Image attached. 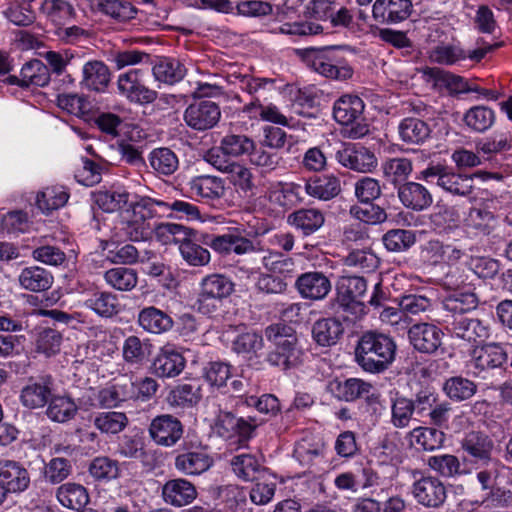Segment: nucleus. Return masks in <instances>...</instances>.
Returning <instances> with one entry per match:
<instances>
[{"mask_svg": "<svg viewBox=\"0 0 512 512\" xmlns=\"http://www.w3.org/2000/svg\"><path fill=\"white\" fill-rule=\"evenodd\" d=\"M240 83L242 90L252 97V100L244 105V113L254 110L255 107H258V104L264 105L270 103L271 100L279 95L276 81L271 78L245 76Z\"/></svg>", "mask_w": 512, "mask_h": 512, "instance_id": "11", "label": "nucleus"}, {"mask_svg": "<svg viewBox=\"0 0 512 512\" xmlns=\"http://www.w3.org/2000/svg\"><path fill=\"white\" fill-rule=\"evenodd\" d=\"M120 230L130 241H147L153 235V225L140 214L127 212L120 221Z\"/></svg>", "mask_w": 512, "mask_h": 512, "instance_id": "36", "label": "nucleus"}, {"mask_svg": "<svg viewBox=\"0 0 512 512\" xmlns=\"http://www.w3.org/2000/svg\"><path fill=\"white\" fill-rule=\"evenodd\" d=\"M450 331L458 338L466 341H476L488 335V329L479 319L459 317L451 321L445 320Z\"/></svg>", "mask_w": 512, "mask_h": 512, "instance_id": "37", "label": "nucleus"}, {"mask_svg": "<svg viewBox=\"0 0 512 512\" xmlns=\"http://www.w3.org/2000/svg\"><path fill=\"white\" fill-rule=\"evenodd\" d=\"M383 176L396 184L405 181L411 174L413 167L408 158L397 157L387 159L381 166Z\"/></svg>", "mask_w": 512, "mask_h": 512, "instance_id": "57", "label": "nucleus"}, {"mask_svg": "<svg viewBox=\"0 0 512 512\" xmlns=\"http://www.w3.org/2000/svg\"><path fill=\"white\" fill-rule=\"evenodd\" d=\"M429 261L433 264H454L464 255L465 250L452 243H444L439 240H431L425 248Z\"/></svg>", "mask_w": 512, "mask_h": 512, "instance_id": "43", "label": "nucleus"}, {"mask_svg": "<svg viewBox=\"0 0 512 512\" xmlns=\"http://www.w3.org/2000/svg\"><path fill=\"white\" fill-rule=\"evenodd\" d=\"M465 225L473 230L475 235H490L496 226V217L486 207H473L465 219Z\"/></svg>", "mask_w": 512, "mask_h": 512, "instance_id": "46", "label": "nucleus"}, {"mask_svg": "<svg viewBox=\"0 0 512 512\" xmlns=\"http://www.w3.org/2000/svg\"><path fill=\"white\" fill-rule=\"evenodd\" d=\"M464 460L477 467H489L497 461L492 457L494 444L492 439L483 432L471 431L461 442Z\"/></svg>", "mask_w": 512, "mask_h": 512, "instance_id": "9", "label": "nucleus"}, {"mask_svg": "<svg viewBox=\"0 0 512 512\" xmlns=\"http://www.w3.org/2000/svg\"><path fill=\"white\" fill-rule=\"evenodd\" d=\"M104 279L109 286L119 291H130L138 282L137 272L127 267H116L107 270Z\"/></svg>", "mask_w": 512, "mask_h": 512, "instance_id": "56", "label": "nucleus"}, {"mask_svg": "<svg viewBox=\"0 0 512 512\" xmlns=\"http://www.w3.org/2000/svg\"><path fill=\"white\" fill-rule=\"evenodd\" d=\"M88 471L96 481H110L119 475V463L107 456L95 457L89 464Z\"/></svg>", "mask_w": 512, "mask_h": 512, "instance_id": "63", "label": "nucleus"}, {"mask_svg": "<svg viewBox=\"0 0 512 512\" xmlns=\"http://www.w3.org/2000/svg\"><path fill=\"white\" fill-rule=\"evenodd\" d=\"M452 276L448 275L446 281L448 285H453L450 281ZM478 306V297L470 290H460L458 285L454 284L453 291L448 294L442 301V307L446 314V319H458L464 317L465 314L475 310Z\"/></svg>", "mask_w": 512, "mask_h": 512, "instance_id": "16", "label": "nucleus"}, {"mask_svg": "<svg viewBox=\"0 0 512 512\" xmlns=\"http://www.w3.org/2000/svg\"><path fill=\"white\" fill-rule=\"evenodd\" d=\"M190 227L177 223H159L153 226V234L162 245H180Z\"/></svg>", "mask_w": 512, "mask_h": 512, "instance_id": "59", "label": "nucleus"}, {"mask_svg": "<svg viewBox=\"0 0 512 512\" xmlns=\"http://www.w3.org/2000/svg\"><path fill=\"white\" fill-rule=\"evenodd\" d=\"M56 498L63 507L71 510L83 508V506H86L90 501L87 489L77 483L61 485L57 489Z\"/></svg>", "mask_w": 512, "mask_h": 512, "instance_id": "45", "label": "nucleus"}, {"mask_svg": "<svg viewBox=\"0 0 512 512\" xmlns=\"http://www.w3.org/2000/svg\"><path fill=\"white\" fill-rule=\"evenodd\" d=\"M221 117L219 106L209 100L190 104L184 112V121L188 127L197 131L213 128Z\"/></svg>", "mask_w": 512, "mask_h": 512, "instance_id": "12", "label": "nucleus"}, {"mask_svg": "<svg viewBox=\"0 0 512 512\" xmlns=\"http://www.w3.org/2000/svg\"><path fill=\"white\" fill-rule=\"evenodd\" d=\"M305 190L309 196L327 201L340 194L341 182L337 176L326 174L307 182Z\"/></svg>", "mask_w": 512, "mask_h": 512, "instance_id": "42", "label": "nucleus"}, {"mask_svg": "<svg viewBox=\"0 0 512 512\" xmlns=\"http://www.w3.org/2000/svg\"><path fill=\"white\" fill-rule=\"evenodd\" d=\"M295 288L303 299L320 301L331 292L332 285L323 272L309 271L297 277Z\"/></svg>", "mask_w": 512, "mask_h": 512, "instance_id": "17", "label": "nucleus"}, {"mask_svg": "<svg viewBox=\"0 0 512 512\" xmlns=\"http://www.w3.org/2000/svg\"><path fill=\"white\" fill-rule=\"evenodd\" d=\"M204 234L190 228L184 240L178 246L183 260L190 266L202 267L209 264L211 254L208 249L202 247Z\"/></svg>", "mask_w": 512, "mask_h": 512, "instance_id": "23", "label": "nucleus"}, {"mask_svg": "<svg viewBox=\"0 0 512 512\" xmlns=\"http://www.w3.org/2000/svg\"><path fill=\"white\" fill-rule=\"evenodd\" d=\"M344 328L340 320L334 317L318 319L312 325L313 340L322 347L335 345L343 335Z\"/></svg>", "mask_w": 512, "mask_h": 512, "instance_id": "33", "label": "nucleus"}, {"mask_svg": "<svg viewBox=\"0 0 512 512\" xmlns=\"http://www.w3.org/2000/svg\"><path fill=\"white\" fill-rule=\"evenodd\" d=\"M230 465L237 478L245 482L262 479L269 471L259 457L250 453L235 455Z\"/></svg>", "mask_w": 512, "mask_h": 512, "instance_id": "25", "label": "nucleus"}, {"mask_svg": "<svg viewBox=\"0 0 512 512\" xmlns=\"http://www.w3.org/2000/svg\"><path fill=\"white\" fill-rule=\"evenodd\" d=\"M222 512H244L247 505L246 492L238 486H226L219 494Z\"/></svg>", "mask_w": 512, "mask_h": 512, "instance_id": "62", "label": "nucleus"}, {"mask_svg": "<svg viewBox=\"0 0 512 512\" xmlns=\"http://www.w3.org/2000/svg\"><path fill=\"white\" fill-rule=\"evenodd\" d=\"M147 159L149 166L158 176H170L179 168L177 154L167 147L154 148L148 154Z\"/></svg>", "mask_w": 512, "mask_h": 512, "instance_id": "41", "label": "nucleus"}, {"mask_svg": "<svg viewBox=\"0 0 512 512\" xmlns=\"http://www.w3.org/2000/svg\"><path fill=\"white\" fill-rule=\"evenodd\" d=\"M430 125L417 117H406L398 125L400 139L407 144H422L431 136Z\"/></svg>", "mask_w": 512, "mask_h": 512, "instance_id": "38", "label": "nucleus"}, {"mask_svg": "<svg viewBox=\"0 0 512 512\" xmlns=\"http://www.w3.org/2000/svg\"><path fill=\"white\" fill-rule=\"evenodd\" d=\"M367 281L362 276L343 275L336 286V301L340 308L359 318L366 313Z\"/></svg>", "mask_w": 512, "mask_h": 512, "instance_id": "3", "label": "nucleus"}, {"mask_svg": "<svg viewBox=\"0 0 512 512\" xmlns=\"http://www.w3.org/2000/svg\"><path fill=\"white\" fill-rule=\"evenodd\" d=\"M183 425L172 415H160L155 417L149 426V435L158 445L170 447L182 437Z\"/></svg>", "mask_w": 512, "mask_h": 512, "instance_id": "19", "label": "nucleus"}, {"mask_svg": "<svg viewBox=\"0 0 512 512\" xmlns=\"http://www.w3.org/2000/svg\"><path fill=\"white\" fill-rule=\"evenodd\" d=\"M185 367L182 354L172 346H164L153 362L154 373L161 378L179 375Z\"/></svg>", "mask_w": 512, "mask_h": 512, "instance_id": "29", "label": "nucleus"}, {"mask_svg": "<svg viewBox=\"0 0 512 512\" xmlns=\"http://www.w3.org/2000/svg\"><path fill=\"white\" fill-rule=\"evenodd\" d=\"M41 13L56 26H61L74 19L76 12L67 0H44Z\"/></svg>", "mask_w": 512, "mask_h": 512, "instance_id": "48", "label": "nucleus"}, {"mask_svg": "<svg viewBox=\"0 0 512 512\" xmlns=\"http://www.w3.org/2000/svg\"><path fill=\"white\" fill-rule=\"evenodd\" d=\"M396 344L387 335L367 332L358 341L355 356L358 364L367 372L381 373L395 359Z\"/></svg>", "mask_w": 512, "mask_h": 512, "instance_id": "1", "label": "nucleus"}, {"mask_svg": "<svg viewBox=\"0 0 512 512\" xmlns=\"http://www.w3.org/2000/svg\"><path fill=\"white\" fill-rule=\"evenodd\" d=\"M421 177L454 196H468L474 189L473 176L453 172L442 165L430 166L424 169L421 172Z\"/></svg>", "mask_w": 512, "mask_h": 512, "instance_id": "5", "label": "nucleus"}, {"mask_svg": "<svg viewBox=\"0 0 512 512\" xmlns=\"http://www.w3.org/2000/svg\"><path fill=\"white\" fill-rule=\"evenodd\" d=\"M412 494L418 504L427 508H439L447 498L445 485L433 476H422L416 480L412 485Z\"/></svg>", "mask_w": 512, "mask_h": 512, "instance_id": "13", "label": "nucleus"}, {"mask_svg": "<svg viewBox=\"0 0 512 512\" xmlns=\"http://www.w3.org/2000/svg\"><path fill=\"white\" fill-rule=\"evenodd\" d=\"M137 322L143 330L156 335L169 332L175 325L170 315L154 306L141 309Z\"/></svg>", "mask_w": 512, "mask_h": 512, "instance_id": "31", "label": "nucleus"}, {"mask_svg": "<svg viewBox=\"0 0 512 512\" xmlns=\"http://www.w3.org/2000/svg\"><path fill=\"white\" fill-rule=\"evenodd\" d=\"M412 12L411 0H376L372 16L380 24H397L406 20Z\"/></svg>", "mask_w": 512, "mask_h": 512, "instance_id": "20", "label": "nucleus"}, {"mask_svg": "<svg viewBox=\"0 0 512 512\" xmlns=\"http://www.w3.org/2000/svg\"><path fill=\"white\" fill-rule=\"evenodd\" d=\"M203 244L210 246L221 255H229L231 253L245 255L252 253L255 249H260L255 240L233 233L223 235L205 234L203 236Z\"/></svg>", "mask_w": 512, "mask_h": 512, "instance_id": "14", "label": "nucleus"}, {"mask_svg": "<svg viewBox=\"0 0 512 512\" xmlns=\"http://www.w3.org/2000/svg\"><path fill=\"white\" fill-rule=\"evenodd\" d=\"M189 193L205 201H215L226 193L225 181L217 176L200 175L187 182Z\"/></svg>", "mask_w": 512, "mask_h": 512, "instance_id": "24", "label": "nucleus"}, {"mask_svg": "<svg viewBox=\"0 0 512 512\" xmlns=\"http://www.w3.org/2000/svg\"><path fill=\"white\" fill-rule=\"evenodd\" d=\"M288 222L296 229L300 230L303 235L308 236L315 233L323 226L325 218L323 213L318 209L303 208L290 214Z\"/></svg>", "mask_w": 512, "mask_h": 512, "instance_id": "44", "label": "nucleus"}, {"mask_svg": "<svg viewBox=\"0 0 512 512\" xmlns=\"http://www.w3.org/2000/svg\"><path fill=\"white\" fill-rule=\"evenodd\" d=\"M429 225L436 233H450L460 223V214L455 206L438 202L428 216Z\"/></svg>", "mask_w": 512, "mask_h": 512, "instance_id": "34", "label": "nucleus"}, {"mask_svg": "<svg viewBox=\"0 0 512 512\" xmlns=\"http://www.w3.org/2000/svg\"><path fill=\"white\" fill-rule=\"evenodd\" d=\"M162 496L166 503L175 507H182L196 499L197 490L194 484L186 479H170L163 485Z\"/></svg>", "mask_w": 512, "mask_h": 512, "instance_id": "27", "label": "nucleus"}, {"mask_svg": "<svg viewBox=\"0 0 512 512\" xmlns=\"http://www.w3.org/2000/svg\"><path fill=\"white\" fill-rule=\"evenodd\" d=\"M50 81L49 68L41 60L33 59L25 63L20 71V78L8 76L4 82L11 85L28 87L30 85L44 87Z\"/></svg>", "mask_w": 512, "mask_h": 512, "instance_id": "26", "label": "nucleus"}, {"mask_svg": "<svg viewBox=\"0 0 512 512\" xmlns=\"http://www.w3.org/2000/svg\"><path fill=\"white\" fill-rule=\"evenodd\" d=\"M430 59L435 63L451 66L468 59V52L460 45L442 43L431 50Z\"/></svg>", "mask_w": 512, "mask_h": 512, "instance_id": "60", "label": "nucleus"}, {"mask_svg": "<svg viewBox=\"0 0 512 512\" xmlns=\"http://www.w3.org/2000/svg\"><path fill=\"white\" fill-rule=\"evenodd\" d=\"M175 468L185 475H200L209 470L213 464V458L203 450H190L178 454L175 457Z\"/></svg>", "mask_w": 512, "mask_h": 512, "instance_id": "28", "label": "nucleus"}, {"mask_svg": "<svg viewBox=\"0 0 512 512\" xmlns=\"http://www.w3.org/2000/svg\"><path fill=\"white\" fill-rule=\"evenodd\" d=\"M77 406L74 401L65 396L51 397L47 416L54 422L64 423L76 415Z\"/></svg>", "mask_w": 512, "mask_h": 512, "instance_id": "58", "label": "nucleus"}, {"mask_svg": "<svg viewBox=\"0 0 512 512\" xmlns=\"http://www.w3.org/2000/svg\"><path fill=\"white\" fill-rule=\"evenodd\" d=\"M463 121L472 131L482 133L494 124L495 112L487 106H474L466 111Z\"/></svg>", "mask_w": 512, "mask_h": 512, "instance_id": "50", "label": "nucleus"}, {"mask_svg": "<svg viewBox=\"0 0 512 512\" xmlns=\"http://www.w3.org/2000/svg\"><path fill=\"white\" fill-rule=\"evenodd\" d=\"M0 483L8 494H19L28 489L30 475L20 462L0 460Z\"/></svg>", "mask_w": 512, "mask_h": 512, "instance_id": "21", "label": "nucleus"}, {"mask_svg": "<svg viewBox=\"0 0 512 512\" xmlns=\"http://www.w3.org/2000/svg\"><path fill=\"white\" fill-rule=\"evenodd\" d=\"M152 72L156 81L173 85L185 77L186 68L178 59L161 57L153 65Z\"/></svg>", "mask_w": 512, "mask_h": 512, "instance_id": "39", "label": "nucleus"}, {"mask_svg": "<svg viewBox=\"0 0 512 512\" xmlns=\"http://www.w3.org/2000/svg\"><path fill=\"white\" fill-rule=\"evenodd\" d=\"M128 417L123 412H100L93 419L94 426L105 434H118L128 425Z\"/></svg>", "mask_w": 512, "mask_h": 512, "instance_id": "54", "label": "nucleus"}, {"mask_svg": "<svg viewBox=\"0 0 512 512\" xmlns=\"http://www.w3.org/2000/svg\"><path fill=\"white\" fill-rule=\"evenodd\" d=\"M110 77V70L103 61L90 60L83 64L80 84L85 89L103 92L110 82Z\"/></svg>", "mask_w": 512, "mask_h": 512, "instance_id": "32", "label": "nucleus"}, {"mask_svg": "<svg viewBox=\"0 0 512 512\" xmlns=\"http://www.w3.org/2000/svg\"><path fill=\"white\" fill-rule=\"evenodd\" d=\"M260 249L253 250L252 253H261V263L268 271V274L290 275L294 270V262L291 258L284 257L281 253L266 247L262 241L255 240Z\"/></svg>", "mask_w": 512, "mask_h": 512, "instance_id": "35", "label": "nucleus"}, {"mask_svg": "<svg viewBox=\"0 0 512 512\" xmlns=\"http://www.w3.org/2000/svg\"><path fill=\"white\" fill-rule=\"evenodd\" d=\"M20 286L31 292L48 290L53 284L52 274L39 266H30L22 269L18 276Z\"/></svg>", "mask_w": 512, "mask_h": 512, "instance_id": "40", "label": "nucleus"}, {"mask_svg": "<svg viewBox=\"0 0 512 512\" xmlns=\"http://www.w3.org/2000/svg\"><path fill=\"white\" fill-rule=\"evenodd\" d=\"M363 110L364 102L356 95H343L334 103V119L341 125H351L348 134L353 139L369 133V125L362 118Z\"/></svg>", "mask_w": 512, "mask_h": 512, "instance_id": "4", "label": "nucleus"}, {"mask_svg": "<svg viewBox=\"0 0 512 512\" xmlns=\"http://www.w3.org/2000/svg\"><path fill=\"white\" fill-rule=\"evenodd\" d=\"M69 198V194L61 186L46 187L37 193L36 205L45 214L63 207Z\"/></svg>", "mask_w": 512, "mask_h": 512, "instance_id": "49", "label": "nucleus"}, {"mask_svg": "<svg viewBox=\"0 0 512 512\" xmlns=\"http://www.w3.org/2000/svg\"><path fill=\"white\" fill-rule=\"evenodd\" d=\"M90 8L115 23L125 24L135 19L138 10L129 0H87Z\"/></svg>", "mask_w": 512, "mask_h": 512, "instance_id": "22", "label": "nucleus"}, {"mask_svg": "<svg viewBox=\"0 0 512 512\" xmlns=\"http://www.w3.org/2000/svg\"><path fill=\"white\" fill-rule=\"evenodd\" d=\"M84 306L98 316L110 318L119 311L117 296L107 291H96L84 301Z\"/></svg>", "mask_w": 512, "mask_h": 512, "instance_id": "47", "label": "nucleus"}, {"mask_svg": "<svg viewBox=\"0 0 512 512\" xmlns=\"http://www.w3.org/2000/svg\"><path fill=\"white\" fill-rule=\"evenodd\" d=\"M254 149V141L244 134H228L220 141V150L230 157L249 155Z\"/></svg>", "mask_w": 512, "mask_h": 512, "instance_id": "55", "label": "nucleus"}, {"mask_svg": "<svg viewBox=\"0 0 512 512\" xmlns=\"http://www.w3.org/2000/svg\"><path fill=\"white\" fill-rule=\"evenodd\" d=\"M398 197L406 208L413 211H423L433 203V197L429 190L417 182H406L400 185Z\"/></svg>", "mask_w": 512, "mask_h": 512, "instance_id": "30", "label": "nucleus"}, {"mask_svg": "<svg viewBox=\"0 0 512 512\" xmlns=\"http://www.w3.org/2000/svg\"><path fill=\"white\" fill-rule=\"evenodd\" d=\"M425 74L435 80L437 84L444 85L451 93L478 91V89L469 86L466 80L461 76L454 75L439 68H427Z\"/></svg>", "mask_w": 512, "mask_h": 512, "instance_id": "53", "label": "nucleus"}, {"mask_svg": "<svg viewBox=\"0 0 512 512\" xmlns=\"http://www.w3.org/2000/svg\"><path fill=\"white\" fill-rule=\"evenodd\" d=\"M234 287V282L224 274L213 273L205 276L201 280L196 301L198 311L205 315H212L218 310L222 300L233 293Z\"/></svg>", "mask_w": 512, "mask_h": 512, "instance_id": "2", "label": "nucleus"}, {"mask_svg": "<svg viewBox=\"0 0 512 512\" xmlns=\"http://www.w3.org/2000/svg\"><path fill=\"white\" fill-rule=\"evenodd\" d=\"M335 159L343 167L359 173H370L378 165L374 152L354 143H343L335 152Z\"/></svg>", "mask_w": 512, "mask_h": 512, "instance_id": "7", "label": "nucleus"}, {"mask_svg": "<svg viewBox=\"0 0 512 512\" xmlns=\"http://www.w3.org/2000/svg\"><path fill=\"white\" fill-rule=\"evenodd\" d=\"M448 365L444 361L432 360L426 362H416L412 364L408 374L410 381L416 383L444 382V384H463L462 378H446L445 373Z\"/></svg>", "mask_w": 512, "mask_h": 512, "instance_id": "18", "label": "nucleus"}, {"mask_svg": "<svg viewBox=\"0 0 512 512\" xmlns=\"http://www.w3.org/2000/svg\"><path fill=\"white\" fill-rule=\"evenodd\" d=\"M97 206L105 212H115L124 208L129 202V193L125 190H104L94 195Z\"/></svg>", "mask_w": 512, "mask_h": 512, "instance_id": "61", "label": "nucleus"}, {"mask_svg": "<svg viewBox=\"0 0 512 512\" xmlns=\"http://www.w3.org/2000/svg\"><path fill=\"white\" fill-rule=\"evenodd\" d=\"M507 361L504 348L496 343H489L477 347L473 351V358L467 363V375L486 378L484 373L490 369L501 367Z\"/></svg>", "mask_w": 512, "mask_h": 512, "instance_id": "10", "label": "nucleus"}, {"mask_svg": "<svg viewBox=\"0 0 512 512\" xmlns=\"http://www.w3.org/2000/svg\"><path fill=\"white\" fill-rule=\"evenodd\" d=\"M265 337L272 342L275 348L284 350H296L297 338L292 327L277 323L269 325L265 329Z\"/></svg>", "mask_w": 512, "mask_h": 512, "instance_id": "51", "label": "nucleus"}, {"mask_svg": "<svg viewBox=\"0 0 512 512\" xmlns=\"http://www.w3.org/2000/svg\"><path fill=\"white\" fill-rule=\"evenodd\" d=\"M117 90L128 102L139 105L151 104L158 97L157 91L146 86L141 69L121 73L117 79Z\"/></svg>", "mask_w": 512, "mask_h": 512, "instance_id": "6", "label": "nucleus"}, {"mask_svg": "<svg viewBox=\"0 0 512 512\" xmlns=\"http://www.w3.org/2000/svg\"><path fill=\"white\" fill-rule=\"evenodd\" d=\"M443 331L433 323L421 322L413 324L408 330L411 345L425 354H434L442 346Z\"/></svg>", "mask_w": 512, "mask_h": 512, "instance_id": "15", "label": "nucleus"}, {"mask_svg": "<svg viewBox=\"0 0 512 512\" xmlns=\"http://www.w3.org/2000/svg\"><path fill=\"white\" fill-rule=\"evenodd\" d=\"M307 62L315 72L327 78L347 80L353 75L352 67L331 49L308 55Z\"/></svg>", "mask_w": 512, "mask_h": 512, "instance_id": "8", "label": "nucleus"}, {"mask_svg": "<svg viewBox=\"0 0 512 512\" xmlns=\"http://www.w3.org/2000/svg\"><path fill=\"white\" fill-rule=\"evenodd\" d=\"M415 444L425 451H434L443 446L445 433L435 427H419L413 430Z\"/></svg>", "mask_w": 512, "mask_h": 512, "instance_id": "64", "label": "nucleus"}, {"mask_svg": "<svg viewBox=\"0 0 512 512\" xmlns=\"http://www.w3.org/2000/svg\"><path fill=\"white\" fill-rule=\"evenodd\" d=\"M145 446V438L141 434H125L119 441L117 451L125 458L140 460L143 464H146L148 453Z\"/></svg>", "mask_w": 512, "mask_h": 512, "instance_id": "52", "label": "nucleus"}]
</instances>
